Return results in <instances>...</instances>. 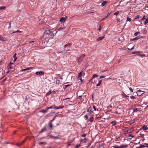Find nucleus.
Returning a JSON list of instances; mask_svg holds the SVG:
<instances>
[{
  "instance_id": "1",
  "label": "nucleus",
  "mask_w": 148,
  "mask_h": 148,
  "mask_svg": "<svg viewBox=\"0 0 148 148\" xmlns=\"http://www.w3.org/2000/svg\"><path fill=\"white\" fill-rule=\"evenodd\" d=\"M52 30L51 29L46 30L45 32V34L49 37H53L54 36L53 33L55 32V31H52Z\"/></svg>"
},
{
  "instance_id": "2",
  "label": "nucleus",
  "mask_w": 148,
  "mask_h": 148,
  "mask_svg": "<svg viewBox=\"0 0 148 148\" xmlns=\"http://www.w3.org/2000/svg\"><path fill=\"white\" fill-rule=\"evenodd\" d=\"M85 56L84 55H82L78 58L77 62L78 64H81L83 61Z\"/></svg>"
},
{
  "instance_id": "3",
  "label": "nucleus",
  "mask_w": 148,
  "mask_h": 148,
  "mask_svg": "<svg viewBox=\"0 0 148 148\" xmlns=\"http://www.w3.org/2000/svg\"><path fill=\"white\" fill-rule=\"evenodd\" d=\"M87 111L90 114H91L93 111V108L91 106L90 107L87 109Z\"/></svg>"
},
{
  "instance_id": "4",
  "label": "nucleus",
  "mask_w": 148,
  "mask_h": 148,
  "mask_svg": "<svg viewBox=\"0 0 148 148\" xmlns=\"http://www.w3.org/2000/svg\"><path fill=\"white\" fill-rule=\"evenodd\" d=\"M72 44L71 43H68L67 44L65 45H64V47L66 48V47H67V49L65 50L66 51H69V49H70V46H71L72 45Z\"/></svg>"
},
{
  "instance_id": "5",
  "label": "nucleus",
  "mask_w": 148,
  "mask_h": 148,
  "mask_svg": "<svg viewBox=\"0 0 148 148\" xmlns=\"http://www.w3.org/2000/svg\"><path fill=\"white\" fill-rule=\"evenodd\" d=\"M67 18V16H65L64 17H62L60 18V21L61 22L64 23L65 22Z\"/></svg>"
},
{
  "instance_id": "6",
  "label": "nucleus",
  "mask_w": 148,
  "mask_h": 148,
  "mask_svg": "<svg viewBox=\"0 0 148 148\" xmlns=\"http://www.w3.org/2000/svg\"><path fill=\"white\" fill-rule=\"evenodd\" d=\"M144 92L141 90H139L137 92V94L138 96H140L143 94Z\"/></svg>"
},
{
  "instance_id": "7",
  "label": "nucleus",
  "mask_w": 148,
  "mask_h": 148,
  "mask_svg": "<svg viewBox=\"0 0 148 148\" xmlns=\"http://www.w3.org/2000/svg\"><path fill=\"white\" fill-rule=\"evenodd\" d=\"M148 129V127L146 125H143L142 127L140 129V130H147Z\"/></svg>"
},
{
  "instance_id": "8",
  "label": "nucleus",
  "mask_w": 148,
  "mask_h": 148,
  "mask_svg": "<svg viewBox=\"0 0 148 148\" xmlns=\"http://www.w3.org/2000/svg\"><path fill=\"white\" fill-rule=\"evenodd\" d=\"M133 131L134 129L133 128H131L125 131V134H126L127 133H129L133 132Z\"/></svg>"
},
{
  "instance_id": "9",
  "label": "nucleus",
  "mask_w": 148,
  "mask_h": 148,
  "mask_svg": "<svg viewBox=\"0 0 148 148\" xmlns=\"http://www.w3.org/2000/svg\"><path fill=\"white\" fill-rule=\"evenodd\" d=\"M49 127H48V128L49 130H51L53 129V125L51 122H49Z\"/></svg>"
},
{
  "instance_id": "10",
  "label": "nucleus",
  "mask_w": 148,
  "mask_h": 148,
  "mask_svg": "<svg viewBox=\"0 0 148 148\" xmlns=\"http://www.w3.org/2000/svg\"><path fill=\"white\" fill-rule=\"evenodd\" d=\"M0 40L3 42H5L6 41V39L5 37H3L1 36L0 35Z\"/></svg>"
},
{
  "instance_id": "11",
  "label": "nucleus",
  "mask_w": 148,
  "mask_h": 148,
  "mask_svg": "<svg viewBox=\"0 0 148 148\" xmlns=\"http://www.w3.org/2000/svg\"><path fill=\"white\" fill-rule=\"evenodd\" d=\"M137 108L138 110V111H141L142 110L143 107L141 105H139L137 106Z\"/></svg>"
},
{
  "instance_id": "12",
  "label": "nucleus",
  "mask_w": 148,
  "mask_h": 148,
  "mask_svg": "<svg viewBox=\"0 0 148 148\" xmlns=\"http://www.w3.org/2000/svg\"><path fill=\"white\" fill-rule=\"evenodd\" d=\"M44 74V72L42 71H38V72H36L35 73V74L36 75H38L39 74L42 75H43Z\"/></svg>"
},
{
  "instance_id": "13",
  "label": "nucleus",
  "mask_w": 148,
  "mask_h": 148,
  "mask_svg": "<svg viewBox=\"0 0 148 148\" xmlns=\"http://www.w3.org/2000/svg\"><path fill=\"white\" fill-rule=\"evenodd\" d=\"M107 12L108 14L106 16V18H107L108 16H109L110 14L112 12V10H111V9L108 10Z\"/></svg>"
},
{
  "instance_id": "14",
  "label": "nucleus",
  "mask_w": 148,
  "mask_h": 148,
  "mask_svg": "<svg viewBox=\"0 0 148 148\" xmlns=\"http://www.w3.org/2000/svg\"><path fill=\"white\" fill-rule=\"evenodd\" d=\"M48 110L47 108L45 110H42L40 111V112H41L44 114H45L47 112Z\"/></svg>"
},
{
  "instance_id": "15",
  "label": "nucleus",
  "mask_w": 148,
  "mask_h": 148,
  "mask_svg": "<svg viewBox=\"0 0 148 148\" xmlns=\"http://www.w3.org/2000/svg\"><path fill=\"white\" fill-rule=\"evenodd\" d=\"M59 136V135H58L57 136H50V137L51 138L57 139L58 138V137Z\"/></svg>"
},
{
  "instance_id": "16",
  "label": "nucleus",
  "mask_w": 148,
  "mask_h": 148,
  "mask_svg": "<svg viewBox=\"0 0 148 148\" xmlns=\"http://www.w3.org/2000/svg\"><path fill=\"white\" fill-rule=\"evenodd\" d=\"M64 107V106H59L58 107H55L54 108H55V109H60V108H63Z\"/></svg>"
},
{
  "instance_id": "17",
  "label": "nucleus",
  "mask_w": 148,
  "mask_h": 148,
  "mask_svg": "<svg viewBox=\"0 0 148 148\" xmlns=\"http://www.w3.org/2000/svg\"><path fill=\"white\" fill-rule=\"evenodd\" d=\"M13 64V63L10 62V64L8 65V67L10 69H12L13 67L12 66V65Z\"/></svg>"
},
{
  "instance_id": "18",
  "label": "nucleus",
  "mask_w": 148,
  "mask_h": 148,
  "mask_svg": "<svg viewBox=\"0 0 148 148\" xmlns=\"http://www.w3.org/2000/svg\"><path fill=\"white\" fill-rule=\"evenodd\" d=\"M99 83L96 85V87H97L98 86H99L101 84L102 79H101V80H99Z\"/></svg>"
},
{
  "instance_id": "19",
  "label": "nucleus",
  "mask_w": 148,
  "mask_h": 148,
  "mask_svg": "<svg viewBox=\"0 0 148 148\" xmlns=\"http://www.w3.org/2000/svg\"><path fill=\"white\" fill-rule=\"evenodd\" d=\"M120 148H126L128 147V145H123L120 146Z\"/></svg>"
},
{
  "instance_id": "20",
  "label": "nucleus",
  "mask_w": 148,
  "mask_h": 148,
  "mask_svg": "<svg viewBox=\"0 0 148 148\" xmlns=\"http://www.w3.org/2000/svg\"><path fill=\"white\" fill-rule=\"evenodd\" d=\"M33 68L32 67H30V68H29H29H27L26 69H24L23 70H22V71H27V70H30L31 69H32Z\"/></svg>"
},
{
  "instance_id": "21",
  "label": "nucleus",
  "mask_w": 148,
  "mask_h": 148,
  "mask_svg": "<svg viewBox=\"0 0 148 148\" xmlns=\"http://www.w3.org/2000/svg\"><path fill=\"white\" fill-rule=\"evenodd\" d=\"M83 73V71H81L80 73H79L78 75V78H80L81 77L82 74Z\"/></svg>"
},
{
  "instance_id": "22",
  "label": "nucleus",
  "mask_w": 148,
  "mask_h": 148,
  "mask_svg": "<svg viewBox=\"0 0 148 148\" xmlns=\"http://www.w3.org/2000/svg\"><path fill=\"white\" fill-rule=\"evenodd\" d=\"M138 111V108H134L133 109V112H137Z\"/></svg>"
},
{
  "instance_id": "23",
  "label": "nucleus",
  "mask_w": 148,
  "mask_h": 148,
  "mask_svg": "<svg viewBox=\"0 0 148 148\" xmlns=\"http://www.w3.org/2000/svg\"><path fill=\"white\" fill-rule=\"evenodd\" d=\"M107 2H108L107 1H103L102 2V4H101V6L102 7L104 6L105 5V4H106V3Z\"/></svg>"
},
{
  "instance_id": "24",
  "label": "nucleus",
  "mask_w": 148,
  "mask_h": 148,
  "mask_svg": "<svg viewBox=\"0 0 148 148\" xmlns=\"http://www.w3.org/2000/svg\"><path fill=\"white\" fill-rule=\"evenodd\" d=\"M130 123L132 125H134L135 124V123L134 120H133L130 122Z\"/></svg>"
},
{
  "instance_id": "25",
  "label": "nucleus",
  "mask_w": 148,
  "mask_h": 148,
  "mask_svg": "<svg viewBox=\"0 0 148 148\" xmlns=\"http://www.w3.org/2000/svg\"><path fill=\"white\" fill-rule=\"evenodd\" d=\"M104 36L99 37L97 39V40L98 41H100L101 40H102L103 39H104Z\"/></svg>"
},
{
  "instance_id": "26",
  "label": "nucleus",
  "mask_w": 148,
  "mask_h": 148,
  "mask_svg": "<svg viewBox=\"0 0 148 148\" xmlns=\"http://www.w3.org/2000/svg\"><path fill=\"white\" fill-rule=\"evenodd\" d=\"M87 139L86 138H85L81 140L80 142L82 143H86V142L87 141Z\"/></svg>"
},
{
  "instance_id": "27",
  "label": "nucleus",
  "mask_w": 148,
  "mask_h": 148,
  "mask_svg": "<svg viewBox=\"0 0 148 148\" xmlns=\"http://www.w3.org/2000/svg\"><path fill=\"white\" fill-rule=\"evenodd\" d=\"M16 53H15L13 56L14 58V62L16 61V60L17 59V58L16 57Z\"/></svg>"
},
{
  "instance_id": "28",
  "label": "nucleus",
  "mask_w": 148,
  "mask_h": 148,
  "mask_svg": "<svg viewBox=\"0 0 148 148\" xmlns=\"http://www.w3.org/2000/svg\"><path fill=\"white\" fill-rule=\"evenodd\" d=\"M47 129L46 127H44L42 129L41 131V132H42L45 131L47 130Z\"/></svg>"
},
{
  "instance_id": "29",
  "label": "nucleus",
  "mask_w": 148,
  "mask_h": 148,
  "mask_svg": "<svg viewBox=\"0 0 148 148\" xmlns=\"http://www.w3.org/2000/svg\"><path fill=\"white\" fill-rule=\"evenodd\" d=\"M140 32H136L134 34V35L135 36H137L138 34H140Z\"/></svg>"
},
{
  "instance_id": "30",
  "label": "nucleus",
  "mask_w": 148,
  "mask_h": 148,
  "mask_svg": "<svg viewBox=\"0 0 148 148\" xmlns=\"http://www.w3.org/2000/svg\"><path fill=\"white\" fill-rule=\"evenodd\" d=\"M132 20V19L131 18H129V17H127V21H129V22H130Z\"/></svg>"
},
{
  "instance_id": "31",
  "label": "nucleus",
  "mask_w": 148,
  "mask_h": 148,
  "mask_svg": "<svg viewBox=\"0 0 148 148\" xmlns=\"http://www.w3.org/2000/svg\"><path fill=\"white\" fill-rule=\"evenodd\" d=\"M148 23V18H147L145 21V22L144 23V24L145 25L146 24Z\"/></svg>"
},
{
  "instance_id": "32",
  "label": "nucleus",
  "mask_w": 148,
  "mask_h": 148,
  "mask_svg": "<svg viewBox=\"0 0 148 148\" xmlns=\"http://www.w3.org/2000/svg\"><path fill=\"white\" fill-rule=\"evenodd\" d=\"M98 77V76L97 74H95L93 75V76L92 77V78H94L95 77Z\"/></svg>"
},
{
  "instance_id": "33",
  "label": "nucleus",
  "mask_w": 148,
  "mask_h": 148,
  "mask_svg": "<svg viewBox=\"0 0 148 148\" xmlns=\"http://www.w3.org/2000/svg\"><path fill=\"white\" fill-rule=\"evenodd\" d=\"M57 116H54L53 117V119L51 120V121H50L49 122H51L52 123V122L55 119V118Z\"/></svg>"
},
{
  "instance_id": "34",
  "label": "nucleus",
  "mask_w": 148,
  "mask_h": 148,
  "mask_svg": "<svg viewBox=\"0 0 148 148\" xmlns=\"http://www.w3.org/2000/svg\"><path fill=\"white\" fill-rule=\"evenodd\" d=\"M51 90H50L49 91V92H48L47 94V95H50L51 93Z\"/></svg>"
},
{
  "instance_id": "35",
  "label": "nucleus",
  "mask_w": 148,
  "mask_h": 148,
  "mask_svg": "<svg viewBox=\"0 0 148 148\" xmlns=\"http://www.w3.org/2000/svg\"><path fill=\"white\" fill-rule=\"evenodd\" d=\"M140 16L139 15H137L135 17V19L136 20L139 19L140 18Z\"/></svg>"
},
{
  "instance_id": "36",
  "label": "nucleus",
  "mask_w": 148,
  "mask_h": 148,
  "mask_svg": "<svg viewBox=\"0 0 148 148\" xmlns=\"http://www.w3.org/2000/svg\"><path fill=\"white\" fill-rule=\"evenodd\" d=\"M145 144L144 145H141L139 147L140 148H144L145 146Z\"/></svg>"
},
{
  "instance_id": "37",
  "label": "nucleus",
  "mask_w": 148,
  "mask_h": 148,
  "mask_svg": "<svg viewBox=\"0 0 148 148\" xmlns=\"http://www.w3.org/2000/svg\"><path fill=\"white\" fill-rule=\"evenodd\" d=\"M21 32L19 30H17L16 31H14L12 33H21Z\"/></svg>"
},
{
  "instance_id": "38",
  "label": "nucleus",
  "mask_w": 148,
  "mask_h": 148,
  "mask_svg": "<svg viewBox=\"0 0 148 148\" xmlns=\"http://www.w3.org/2000/svg\"><path fill=\"white\" fill-rule=\"evenodd\" d=\"M89 121H90L92 122V121H93V117H91L90 119H89Z\"/></svg>"
},
{
  "instance_id": "39",
  "label": "nucleus",
  "mask_w": 148,
  "mask_h": 148,
  "mask_svg": "<svg viewBox=\"0 0 148 148\" xmlns=\"http://www.w3.org/2000/svg\"><path fill=\"white\" fill-rule=\"evenodd\" d=\"M120 12L119 11H117L114 14V15H115L116 16H117L119 14V13Z\"/></svg>"
},
{
  "instance_id": "40",
  "label": "nucleus",
  "mask_w": 148,
  "mask_h": 148,
  "mask_svg": "<svg viewBox=\"0 0 148 148\" xmlns=\"http://www.w3.org/2000/svg\"><path fill=\"white\" fill-rule=\"evenodd\" d=\"M112 124L113 125H115L116 124V122L115 121H113L112 122Z\"/></svg>"
},
{
  "instance_id": "41",
  "label": "nucleus",
  "mask_w": 148,
  "mask_h": 148,
  "mask_svg": "<svg viewBox=\"0 0 148 148\" xmlns=\"http://www.w3.org/2000/svg\"><path fill=\"white\" fill-rule=\"evenodd\" d=\"M6 8L5 6H1L0 7V10H4Z\"/></svg>"
},
{
  "instance_id": "42",
  "label": "nucleus",
  "mask_w": 148,
  "mask_h": 148,
  "mask_svg": "<svg viewBox=\"0 0 148 148\" xmlns=\"http://www.w3.org/2000/svg\"><path fill=\"white\" fill-rule=\"evenodd\" d=\"M39 144H42L43 145H45L46 144V142H40L39 143Z\"/></svg>"
},
{
  "instance_id": "43",
  "label": "nucleus",
  "mask_w": 148,
  "mask_h": 148,
  "mask_svg": "<svg viewBox=\"0 0 148 148\" xmlns=\"http://www.w3.org/2000/svg\"><path fill=\"white\" fill-rule=\"evenodd\" d=\"M81 145L80 144H78V145H76L75 147V148H78L79 147L81 146Z\"/></svg>"
},
{
  "instance_id": "44",
  "label": "nucleus",
  "mask_w": 148,
  "mask_h": 148,
  "mask_svg": "<svg viewBox=\"0 0 148 148\" xmlns=\"http://www.w3.org/2000/svg\"><path fill=\"white\" fill-rule=\"evenodd\" d=\"M138 37H136L135 38L133 39H132V40H138Z\"/></svg>"
},
{
  "instance_id": "45",
  "label": "nucleus",
  "mask_w": 148,
  "mask_h": 148,
  "mask_svg": "<svg viewBox=\"0 0 148 148\" xmlns=\"http://www.w3.org/2000/svg\"><path fill=\"white\" fill-rule=\"evenodd\" d=\"M53 106H51L49 107H48L47 108V110H49V109H51L53 108Z\"/></svg>"
},
{
  "instance_id": "46",
  "label": "nucleus",
  "mask_w": 148,
  "mask_h": 148,
  "mask_svg": "<svg viewBox=\"0 0 148 148\" xmlns=\"http://www.w3.org/2000/svg\"><path fill=\"white\" fill-rule=\"evenodd\" d=\"M114 148H120V146H118L117 145H114L113 146Z\"/></svg>"
},
{
  "instance_id": "47",
  "label": "nucleus",
  "mask_w": 148,
  "mask_h": 148,
  "mask_svg": "<svg viewBox=\"0 0 148 148\" xmlns=\"http://www.w3.org/2000/svg\"><path fill=\"white\" fill-rule=\"evenodd\" d=\"M86 134H83L81 136L82 137H85L86 136Z\"/></svg>"
},
{
  "instance_id": "48",
  "label": "nucleus",
  "mask_w": 148,
  "mask_h": 148,
  "mask_svg": "<svg viewBox=\"0 0 148 148\" xmlns=\"http://www.w3.org/2000/svg\"><path fill=\"white\" fill-rule=\"evenodd\" d=\"M91 142H89V143L88 145H87V146H86V147H89V146L90 145H91Z\"/></svg>"
},
{
  "instance_id": "49",
  "label": "nucleus",
  "mask_w": 148,
  "mask_h": 148,
  "mask_svg": "<svg viewBox=\"0 0 148 148\" xmlns=\"http://www.w3.org/2000/svg\"><path fill=\"white\" fill-rule=\"evenodd\" d=\"M146 19V18L145 17V16H144L143 17V18H141V20L142 21H143L144 20V19Z\"/></svg>"
},
{
  "instance_id": "50",
  "label": "nucleus",
  "mask_w": 148,
  "mask_h": 148,
  "mask_svg": "<svg viewBox=\"0 0 148 148\" xmlns=\"http://www.w3.org/2000/svg\"><path fill=\"white\" fill-rule=\"evenodd\" d=\"M144 148H148V144H145V145Z\"/></svg>"
},
{
  "instance_id": "51",
  "label": "nucleus",
  "mask_w": 148,
  "mask_h": 148,
  "mask_svg": "<svg viewBox=\"0 0 148 148\" xmlns=\"http://www.w3.org/2000/svg\"><path fill=\"white\" fill-rule=\"evenodd\" d=\"M92 108H93V109H94L95 111L96 110V108L95 106L93 105Z\"/></svg>"
},
{
  "instance_id": "52",
  "label": "nucleus",
  "mask_w": 148,
  "mask_h": 148,
  "mask_svg": "<svg viewBox=\"0 0 148 148\" xmlns=\"http://www.w3.org/2000/svg\"><path fill=\"white\" fill-rule=\"evenodd\" d=\"M128 137H131L132 138H133V137H134V136L132 135V134H130L129 135Z\"/></svg>"
},
{
  "instance_id": "53",
  "label": "nucleus",
  "mask_w": 148,
  "mask_h": 148,
  "mask_svg": "<svg viewBox=\"0 0 148 148\" xmlns=\"http://www.w3.org/2000/svg\"><path fill=\"white\" fill-rule=\"evenodd\" d=\"M70 86V85L69 84H68L67 85H65V88H64V89H66L67 87L69 86Z\"/></svg>"
},
{
  "instance_id": "54",
  "label": "nucleus",
  "mask_w": 148,
  "mask_h": 148,
  "mask_svg": "<svg viewBox=\"0 0 148 148\" xmlns=\"http://www.w3.org/2000/svg\"><path fill=\"white\" fill-rule=\"evenodd\" d=\"M134 47H133L131 48V49H130V48H127L130 51H131L134 49Z\"/></svg>"
},
{
  "instance_id": "55",
  "label": "nucleus",
  "mask_w": 148,
  "mask_h": 148,
  "mask_svg": "<svg viewBox=\"0 0 148 148\" xmlns=\"http://www.w3.org/2000/svg\"><path fill=\"white\" fill-rule=\"evenodd\" d=\"M56 83L58 84H59L60 83V81L59 80H57L56 81Z\"/></svg>"
},
{
  "instance_id": "56",
  "label": "nucleus",
  "mask_w": 148,
  "mask_h": 148,
  "mask_svg": "<svg viewBox=\"0 0 148 148\" xmlns=\"http://www.w3.org/2000/svg\"><path fill=\"white\" fill-rule=\"evenodd\" d=\"M132 99H135V97L133 96H131L130 97Z\"/></svg>"
},
{
  "instance_id": "57",
  "label": "nucleus",
  "mask_w": 148,
  "mask_h": 148,
  "mask_svg": "<svg viewBox=\"0 0 148 148\" xmlns=\"http://www.w3.org/2000/svg\"><path fill=\"white\" fill-rule=\"evenodd\" d=\"M25 140H24L21 143H20L21 145H22L25 143Z\"/></svg>"
},
{
  "instance_id": "58",
  "label": "nucleus",
  "mask_w": 148,
  "mask_h": 148,
  "mask_svg": "<svg viewBox=\"0 0 148 148\" xmlns=\"http://www.w3.org/2000/svg\"><path fill=\"white\" fill-rule=\"evenodd\" d=\"M138 37V39L140 38H143L142 36L139 35L137 37Z\"/></svg>"
},
{
  "instance_id": "59",
  "label": "nucleus",
  "mask_w": 148,
  "mask_h": 148,
  "mask_svg": "<svg viewBox=\"0 0 148 148\" xmlns=\"http://www.w3.org/2000/svg\"><path fill=\"white\" fill-rule=\"evenodd\" d=\"M84 117L86 119H88V116L87 115H86L84 116Z\"/></svg>"
},
{
  "instance_id": "60",
  "label": "nucleus",
  "mask_w": 148,
  "mask_h": 148,
  "mask_svg": "<svg viewBox=\"0 0 148 148\" xmlns=\"http://www.w3.org/2000/svg\"><path fill=\"white\" fill-rule=\"evenodd\" d=\"M101 26H99V27L98 30L99 31H100L101 30Z\"/></svg>"
},
{
  "instance_id": "61",
  "label": "nucleus",
  "mask_w": 148,
  "mask_h": 148,
  "mask_svg": "<svg viewBox=\"0 0 148 148\" xmlns=\"http://www.w3.org/2000/svg\"><path fill=\"white\" fill-rule=\"evenodd\" d=\"M140 135V137L142 138L144 136V135L143 134H141Z\"/></svg>"
},
{
  "instance_id": "62",
  "label": "nucleus",
  "mask_w": 148,
  "mask_h": 148,
  "mask_svg": "<svg viewBox=\"0 0 148 148\" xmlns=\"http://www.w3.org/2000/svg\"><path fill=\"white\" fill-rule=\"evenodd\" d=\"M105 77L104 76H100L99 79V80L100 79H101V78H103Z\"/></svg>"
},
{
  "instance_id": "63",
  "label": "nucleus",
  "mask_w": 148,
  "mask_h": 148,
  "mask_svg": "<svg viewBox=\"0 0 148 148\" xmlns=\"http://www.w3.org/2000/svg\"><path fill=\"white\" fill-rule=\"evenodd\" d=\"M140 56L142 57H143L144 56H145V54H143V55H139Z\"/></svg>"
},
{
  "instance_id": "64",
  "label": "nucleus",
  "mask_w": 148,
  "mask_h": 148,
  "mask_svg": "<svg viewBox=\"0 0 148 148\" xmlns=\"http://www.w3.org/2000/svg\"><path fill=\"white\" fill-rule=\"evenodd\" d=\"M116 20H117V23H118L119 22H120V19H118V18H117L116 19Z\"/></svg>"
}]
</instances>
